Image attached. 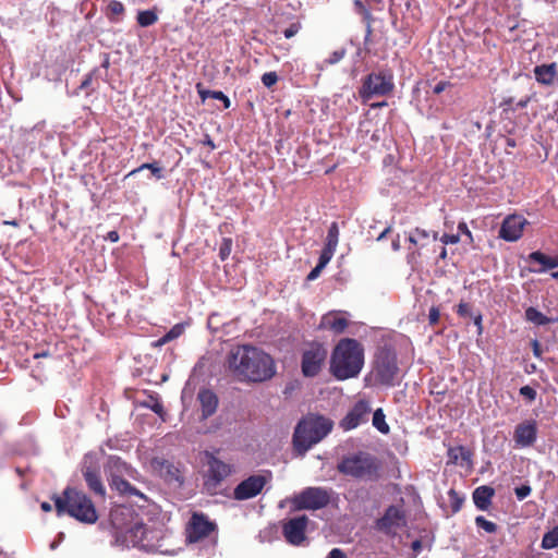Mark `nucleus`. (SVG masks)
<instances>
[{
  "label": "nucleus",
  "mask_w": 558,
  "mask_h": 558,
  "mask_svg": "<svg viewBox=\"0 0 558 558\" xmlns=\"http://www.w3.org/2000/svg\"><path fill=\"white\" fill-rule=\"evenodd\" d=\"M458 314L463 317L471 315L469 304L461 302L458 305Z\"/></svg>",
  "instance_id": "nucleus-53"
},
{
  "label": "nucleus",
  "mask_w": 558,
  "mask_h": 558,
  "mask_svg": "<svg viewBox=\"0 0 558 558\" xmlns=\"http://www.w3.org/2000/svg\"><path fill=\"white\" fill-rule=\"evenodd\" d=\"M266 484V478L263 475H252L242 481L233 492L236 500H246L257 496Z\"/></svg>",
  "instance_id": "nucleus-12"
},
{
  "label": "nucleus",
  "mask_w": 558,
  "mask_h": 558,
  "mask_svg": "<svg viewBox=\"0 0 558 558\" xmlns=\"http://www.w3.org/2000/svg\"><path fill=\"white\" fill-rule=\"evenodd\" d=\"M494 496V489L488 486H480L473 493V500L480 510H486L490 505V499Z\"/></svg>",
  "instance_id": "nucleus-23"
},
{
  "label": "nucleus",
  "mask_w": 558,
  "mask_h": 558,
  "mask_svg": "<svg viewBox=\"0 0 558 558\" xmlns=\"http://www.w3.org/2000/svg\"><path fill=\"white\" fill-rule=\"evenodd\" d=\"M531 487L529 485H522L514 489L515 496L519 500L525 499L531 494Z\"/></svg>",
  "instance_id": "nucleus-44"
},
{
  "label": "nucleus",
  "mask_w": 558,
  "mask_h": 558,
  "mask_svg": "<svg viewBox=\"0 0 558 558\" xmlns=\"http://www.w3.org/2000/svg\"><path fill=\"white\" fill-rule=\"evenodd\" d=\"M196 88H197L198 95L203 101H205L207 98H214V99L218 100L219 98L223 97L222 92L205 89V88H203V85L201 83H198L196 85Z\"/></svg>",
  "instance_id": "nucleus-32"
},
{
  "label": "nucleus",
  "mask_w": 558,
  "mask_h": 558,
  "mask_svg": "<svg viewBox=\"0 0 558 558\" xmlns=\"http://www.w3.org/2000/svg\"><path fill=\"white\" fill-rule=\"evenodd\" d=\"M448 494H449L452 511L458 512L461 509V506H462V502L464 499L462 497H460L459 494L453 489H450Z\"/></svg>",
  "instance_id": "nucleus-38"
},
{
  "label": "nucleus",
  "mask_w": 558,
  "mask_h": 558,
  "mask_svg": "<svg viewBox=\"0 0 558 558\" xmlns=\"http://www.w3.org/2000/svg\"><path fill=\"white\" fill-rule=\"evenodd\" d=\"M440 241L444 244H457L460 241V235L459 234H444L440 238Z\"/></svg>",
  "instance_id": "nucleus-48"
},
{
  "label": "nucleus",
  "mask_w": 558,
  "mask_h": 558,
  "mask_svg": "<svg viewBox=\"0 0 558 558\" xmlns=\"http://www.w3.org/2000/svg\"><path fill=\"white\" fill-rule=\"evenodd\" d=\"M339 242V228L336 222H332L328 229V234L326 239L327 246H333L337 248Z\"/></svg>",
  "instance_id": "nucleus-31"
},
{
  "label": "nucleus",
  "mask_w": 558,
  "mask_h": 558,
  "mask_svg": "<svg viewBox=\"0 0 558 558\" xmlns=\"http://www.w3.org/2000/svg\"><path fill=\"white\" fill-rule=\"evenodd\" d=\"M364 365V350L355 339H341L335 347L330 360V372L339 379L356 377Z\"/></svg>",
  "instance_id": "nucleus-2"
},
{
  "label": "nucleus",
  "mask_w": 558,
  "mask_h": 558,
  "mask_svg": "<svg viewBox=\"0 0 558 558\" xmlns=\"http://www.w3.org/2000/svg\"><path fill=\"white\" fill-rule=\"evenodd\" d=\"M391 230V227H387L377 238L378 241L383 240Z\"/></svg>",
  "instance_id": "nucleus-63"
},
{
  "label": "nucleus",
  "mask_w": 558,
  "mask_h": 558,
  "mask_svg": "<svg viewBox=\"0 0 558 558\" xmlns=\"http://www.w3.org/2000/svg\"><path fill=\"white\" fill-rule=\"evenodd\" d=\"M393 89V77L390 72L372 73L364 83L367 97L372 95H386Z\"/></svg>",
  "instance_id": "nucleus-9"
},
{
  "label": "nucleus",
  "mask_w": 558,
  "mask_h": 558,
  "mask_svg": "<svg viewBox=\"0 0 558 558\" xmlns=\"http://www.w3.org/2000/svg\"><path fill=\"white\" fill-rule=\"evenodd\" d=\"M197 399L201 403L202 417L204 420L211 416L216 412L218 399L213 391L208 389L201 390L198 392Z\"/></svg>",
  "instance_id": "nucleus-20"
},
{
  "label": "nucleus",
  "mask_w": 558,
  "mask_h": 558,
  "mask_svg": "<svg viewBox=\"0 0 558 558\" xmlns=\"http://www.w3.org/2000/svg\"><path fill=\"white\" fill-rule=\"evenodd\" d=\"M336 252V247L333 246H327L325 244L322 253H320V256H319V260L318 263L322 264L323 266H327V264L330 262V259L332 258L333 254Z\"/></svg>",
  "instance_id": "nucleus-37"
},
{
  "label": "nucleus",
  "mask_w": 558,
  "mask_h": 558,
  "mask_svg": "<svg viewBox=\"0 0 558 558\" xmlns=\"http://www.w3.org/2000/svg\"><path fill=\"white\" fill-rule=\"evenodd\" d=\"M170 342L169 339L166 337V335L163 337H161L160 339H158L157 341L153 342V347L155 348H159V347H162L165 345L166 343Z\"/></svg>",
  "instance_id": "nucleus-56"
},
{
  "label": "nucleus",
  "mask_w": 558,
  "mask_h": 558,
  "mask_svg": "<svg viewBox=\"0 0 558 558\" xmlns=\"http://www.w3.org/2000/svg\"><path fill=\"white\" fill-rule=\"evenodd\" d=\"M204 462L207 468L204 485L207 492L213 494L216 492L221 482H223L232 473V466L208 451L204 453Z\"/></svg>",
  "instance_id": "nucleus-6"
},
{
  "label": "nucleus",
  "mask_w": 558,
  "mask_h": 558,
  "mask_svg": "<svg viewBox=\"0 0 558 558\" xmlns=\"http://www.w3.org/2000/svg\"><path fill=\"white\" fill-rule=\"evenodd\" d=\"M116 484L118 489L122 493H126L130 495H138L141 497L143 496L142 494L138 493L136 488L132 487L126 481L121 480L120 482H116Z\"/></svg>",
  "instance_id": "nucleus-40"
},
{
  "label": "nucleus",
  "mask_w": 558,
  "mask_h": 558,
  "mask_svg": "<svg viewBox=\"0 0 558 558\" xmlns=\"http://www.w3.org/2000/svg\"><path fill=\"white\" fill-rule=\"evenodd\" d=\"M391 246H392V250L396 252L400 250L399 235L392 241Z\"/></svg>",
  "instance_id": "nucleus-60"
},
{
  "label": "nucleus",
  "mask_w": 558,
  "mask_h": 558,
  "mask_svg": "<svg viewBox=\"0 0 558 558\" xmlns=\"http://www.w3.org/2000/svg\"><path fill=\"white\" fill-rule=\"evenodd\" d=\"M529 260L535 262V263L542 265V268L536 270L537 272H545V271L551 269L549 267V265H550V257L545 255L544 253H542L539 251L532 252L529 255Z\"/></svg>",
  "instance_id": "nucleus-26"
},
{
  "label": "nucleus",
  "mask_w": 558,
  "mask_h": 558,
  "mask_svg": "<svg viewBox=\"0 0 558 558\" xmlns=\"http://www.w3.org/2000/svg\"><path fill=\"white\" fill-rule=\"evenodd\" d=\"M449 86H450V83H449V82H447V81H440V82H438V83L434 86L433 92H434V94L439 95L440 93H442L444 90H446Z\"/></svg>",
  "instance_id": "nucleus-50"
},
{
  "label": "nucleus",
  "mask_w": 558,
  "mask_h": 558,
  "mask_svg": "<svg viewBox=\"0 0 558 558\" xmlns=\"http://www.w3.org/2000/svg\"><path fill=\"white\" fill-rule=\"evenodd\" d=\"M458 230L463 233L464 235L468 236V239L470 240V242L473 241V238H472V233L471 231L469 230L468 226L465 222H460L459 226H458Z\"/></svg>",
  "instance_id": "nucleus-55"
},
{
  "label": "nucleus",
  "mask_w": 558,
  "mask_h": 558,
  "mask_svg": "<svg viewBox=\"0 0 558 558\" xmlns=\"http://www.w3.org/2000/svg\"><path fill=\"white\" fill-rule=\"evenodd\" d=\"M430 238V232L415 228L409 233V242L415 246L423 247Z\"/></svg>",
  "instance_id": "nucleus-24"
},
{
  "label": "nucleus",
  "mask_w": 558,
  "mask_h": 558,
  "mask_svg": "<svg viewBox=\"0 0 558 558\" xmlns=\"http://www.w3.org/2000/svg\"><path fill=\"white\" fill-rule=\"evenodd\" d=\"M215 530V524L204 514H193L187 526V539L190 543H196L207 537Z\"/></svg>",
  "instance_id": "nucleus-13"
},
{
  "label": "nucleus",
  "mask_w": 558,
  "mask_h": 558,
  "mask_svg": "<svg viewBox=\"0 0 558 558\" xmlns=\"http://www.w3.org/2000/svg\"><path fill=\"white\" fill-rule=\"evenodd\" d=\"M301 29V24L300 23H292L288 28H286L283 31V35L286 38H292L293 36H295L299 31Z\"/></svg>",
  "instance_id": "nucleus-45"
},
{
  "label": "nucleus",
  "mask_w": 558,
  "mask_h": 558,
  "mask_svg": "<svg viewBox=\"0 0 558 558\" xmlns=\"http://www.w3.org/2000/svg\"><path fill=\"white\" fill-rule=\"evenodd\" d=\"M474 324L477 326V331H478V335L482 333L483 331V327H482V316L481 315H476L474 317Z\"/></svg>",
  "instance_id": "nucleus-57"
},
{
  "label": "nucleus",
  "mask_w": 558,
  "mask_h": 558,
  "mask_svg": "<svg viewBox=\"0 0 558 558\" xmlns=\"http://www.w3.org/2000/svg\"><path fill=\"white\" fill-rule=\"evenodd\" d=\"M326 356L327 351L323 345L316 344L306 350L302 359L303 374L307 377L317 375Z\"/></svg>",
  "instance_id": "nucleus-10"
},
{
  "label": "nucleus",
  "mask_w": 558,
  "mask_h": 558,
  "mask_svg": "<svg viewBox=\"0 0 558 558\" xmlns=\"http://www.w3.org/2000/svg\"><path fill=\"white\" fill-rule=\"evenodd\" d=\"M218 100H221L223 102L225 108L230 107V99L223 94V97L219 98Z\"/></svg>",
  "instance_id": "nucleus-62"
},
{
  "label": "nucleus",
  "mask_w": 558,
  "mask_h": 558,
  "mask_svg": "<svg viewBox=\"0 0 558 558\" xmlns=\"http://www.w3.org/2000/svg\"><path fill=\"white\" fill-rule=\"evenodd\" d=\"M345 54L343 49L336 50L331 53V56L324 61L325 64H336L338 63Z\"/></svg>",
  "instance_id": "nucleus-43"
},
{
  "label": "nucleus",
  "mask_w": 558,
  "mask_h": 558,
  "mask_svg": "<svg viewBox=\"0 0 558 558\" xmlns=\"http://www.w3.org/2000/svg\"><path fill=\"white\" fill-rule=\"evenodd\" d=\"M439 308L436 306L430 307L429 314H428V320L430 325H436L439 320Z\"/></svg>",
  "instance_id": "nucleus-47"
},
{
  "label": "nucleus",
  "mask_w": 558,
  "mask_h": 558,
  "mask_svg": "<svg viewBox=\"0 0 558 558\" xmlns=\"http://www.w3.org/2000/svg\"><path fill=\"white\" fill-rule=\"evenodd\" d=\"M379 468V461L367 452L348 456L338 464L340 473L362 480L377 478Z\"/></svg>",
  "instance_id": "nucleus-5"
},
{
  "label": "nucleus",
  "mask_w": 558,
  "mask_h": 558,
  "mask_svg": "<svg viewBox=\"0 0 558 558\" xmlns=\"http://www.w3.org/2000/svg\"><path fill=\"white\" fill-rule=\"evenodd\" d=\"M83 475L89 489L93 490L95 494L99 495L100 497H105L106 489L101 483L99 472L90 466H87L84 469Z\"/></svg>",
  "instance_id": "nucleus-21"
},
{
  "label": "nucleus",
  "mask_w": 558,
  "mask_h": 558,
  "mask_svg": "<svg viewBox=\"0 0 558 558\" xmlns=\"http://www.w3.org/2000/svg\"><path fill=\"white\" fill-rule=\"evenodd\" d=\"M475 523L478 527L483 529L487 533H495L497 531V525L494 522L486 520L482 515L475 518Z\"/></svg>",
  "instance_id": "nucleus-34"
},
{
  "label": "nucleus",
  "mask_w": 558,
  "mask_h": 558,
  "mask_svg": "<svg viewBox=\"0 0 558 558\" xmlns=\"http://www.w3.org/2000/svg\"><path fill=\"white\" fill-rule=\"evenodd\" d=\"M549 267H550L551 269H554V268L558 267V256L550 257V265H549Z\"/></svg>",
  "instance_id": "nucleus-61"
},
{
  "label": "nucleus",
  "mask_w": 558,
  "mask_h": 558,
  "mask_svg": "<svg viewBox=\"0 0 558 558\" xmlns=\"http://www.w3.org/2000/svg\"><path fill=\"white\" fill-rule=\"evenodd\" d=\"M371 412V407L367 401L360 400L355 403L352 410L341 420L340 426L344 430H351L357 427L361 423L367 421V414Z\"/></svg>",
  "instance_id": "nucleus-15"
},
{
  "label": "nucleus",
  "mask_w": 558,
  "mask_h": 558,
  "mask_svg": "<svg viewBox=\"0 0 558 558\" xmlns=\"http://www.w3.org/2000/svg\"><path fill=\"white\" fill-rule=\"evenodd\" d=\"M412 547L414 550H417L418 548H421V542L420 541L413 542Z\"/></svg>",
  "instance_id": "nucleus-64"
},
{
  "label": "nucleus",
  "mask_w": 558,
  "mask_h": 558,
  "mask_svg": "<svg viewBox=\"0 0 558 558\" xmlns=\"http://www.w3.org/2000/svg\"><path fill=\"white\" fill-rule=\"evenodd\" d=\"M520 395L532 401L536 397V391L530 386H523L520 388Z\"/></svg>",
  "instance_id": "nucleus-46"
},
{
  "label": "nucleus",
  "mask_w": 558,
  "mask_h": 558,
  "mask_svg": "<svg viewBox=\"0 0 558 558\" xmlns=\"http://www.w3.org/2000/svg\"><path fill=\"white\" fill-rule=\"evenodd\" d=\"M143 169H149L151 171L153 175L156 177L157 179L162 178V169L155 162L154 163H144L141 167H138L137 169L133 170L130 174L140 172Z\"/></svg>",
  "instance_id": "nucleus-36"
},
{
  "label": "nucleus",
  "mask_w": 558,
  "mask_h": 558,
  "mask_svg": "<svg viewBox=\"0 0 558 558\" xmlns=\"http://www.w3.org/2000/svg\"><path fill=\"white\" fill-rule=\"evenodd\" d=\"M537 427L534 421L519 424L513 434L514 441L520 447H529L536 440Z\"/></svg>",
  "instance_id": "nucleus-16"
},
{
  "label": "nucleus",
  "mask_w": 558,
  "mask_h": 558,
  "mask_svg": "<svg viewBox=\"0 0 558 558\" xmlns=\"http://www.w3.org/2000/svg\"><path fill=\"white\" fill-rule=\"evenodd\" d=\"M386 416L381 409H377L373 414V426L383 434L389 433V425L386 423Z\"/></svg>",
  "instance_id": "nucleus-27"
},
{
  "label": "nucleus",
  "mask_w": 558,
  "mask_h": 558,
  "mask_svg": "<svg viewBox=\"0 0 558 558\" xmlns=\"http://www.w3.org/2000/svg\"><path fill=\"white\" fill-rule=\"evenodd\" d=\"M331 420L322 415H307L295 426L293 448L303 457L314 445L322 441L332 429Z\"/></svg>",
  "instance_id": "nucleus-3"
},
{
  "label": "nucleus",
  "mask_w": 558,
  "mask_h": 558,
  "mask_svg": "<svg viewBox=\"0 0 558 558\" xmlns=\"http://www.w3.org/2000/svg\"><path fill=\"white\" fill-rule=\"evenodd\" d=\"M278 81V75L276 72H266L262 76V82L266 87H271Z\"/></svg>",
  "instance_id": "nucleus-42"
},
{
  "label": "nucleus",
  "mask_w": 558,
  "mask_h": 558,
  "mask_svg": "<svg viewBox=\"0 0 558 558\" xmlns=\"http://www.w3.org/2000/svg\"><path fill=\"white\" fill-rule=\"evenodd\" d=\"M148 407L159 416L163 415V405L158 400H155L153 404H149Z\"/></svg>",
  "instance_id": "nucleus-52"
},
{
  "label": "nucleus",
  "mask_w": 558,
  "mask_h": 558,
  "mask_svg": "<svg viewBox=\"0 0 558 558\" xmlns=\"http://www.w3.org/2000/svg\"><path fill=\"white\" fill-rule=\"evenodd\" d=\"M449 456L454 463L459 460L470 462L471 453L463 447H457L449 450Z\"/></svg>",
  "instance_id": "nucleus-30"
},
{
  "label": "nucleus",
  "mask_w": 558,
  "mask_h": 558,
  "mask_svg": "<svg viewBox=\"0 0 558 558\" xmlns=\"http://www.w3.org/2000/svg\"><path fill=\"white\" fill-rule=\"evenodd\" d=\"M556 63L537 65L534 69L536 81L543 85H551L556 76Z\"/></svg>",
  "instance_id": "nucleus-22"
},
{
  "label": "nucleus",
  "mask_w": 558,
  "mask_h": 558,
  "mask_svg": "<svg viewBox=\"0 0 558 558\" xmlns=\"http://www.w3.org/2000/svg\"><path fill=\"white\" fill-rule=\"evenodd\" d=\"M326 558H347V555L340 548H333Z\"/></svg>",
  "instance_id": "nucleus-54"
},
{
  "label": "nucleus",
  "mask_w": 558,
  "mask_h": 558,
  "mask_svg": "<svg viewBox=\"0 0 558 558\" xmlns=\"http://www.w3.org/2000/svg\"><path fill=\"white\" fill-rule=\"evenodd\" d=\"M348 319L335 313H328L322 317L319 328L328 329L336 333H342L348 327Z\"/></svg>",
  "instance_id": "nucleus-19"
},
{
  "label": "nucleus",
  "mask_w": 558,
  "mask_h": 558,
  "mask_svg": "<svg viewBox=\"0 0 558 558\" xmlns=\"http://www.w3.org/2000/svg\"><path fill=\"white\" fill-rule=\"evenodd\" d=\"M308 523L306 515H300L288 520L283 526L282 532L288 543L299 546L305 539V531Z\"/></svg>",
  "instance_id": "nucleus-11"
},
{
  "label": "nucleus",
  "mask_w": 558,
  "mask_h": 558,
  "mask_svg": "<svg viewBox=\"0 0 558 558\" xmlns=\"http://www.w3.org/2000/svg\"><path fill=\"white\" fill-rule=\"evenodd\" d=\"M40 508L45 512H49L52 510V506L47 501L41 502Z\"/></svg>",
  "instance_id": "nucleus-59"
},
{
  "label": "nucleus",
  "mask_w": 558,
  "mask_h": 558,
  "mask_svg": "<svg viewBox=\"0 0 558 558\" xmlns=\"http://www.w3.org/2000/svg\"><path fill=\"white\" fill-rule=\"evenodd\" d=\"M107 10H108V14L110 15V17H117V16L123 14L124 5L120 1L112 0L109 2Z\"/></svg>",
  "instance_id": "nucleus-35"
},
{
  "label": "nucleus",
  "mask_w": 558,
  "mask_h": 558,
  "mask_svg": "<svg viewBox=\"0 0 558 558\" xmlns=\"http://www.w3.org/2000/svg\"><path fill=\"white\" fill-rule=\"evenodd\" d=\"M525 317L529 322L535 324V325H546L551 322L550 318L546 317L543 313L537 311L534 307H529L525 311Z\"/></svg>",
  "instance_id": "nucleus-25"
},
{
  "label": "nucleus",
  "mask_w": 558,
  "mask_h": 558,
  "mask_svg": "<svg viewBox=\"0 0 558 558\" xmlns=\"http://www.w3.org/2000/svg\"><path fill=\"white\" fill-rule=\"evenodd\" d=\"M558 546V525L547 532L542 539V548L553 549Z\"/></svg>",
  "instance_id": "nucleus-28"
},
{
  "label": "nucleus",
  "mask_w": 558,
  "mask_h": 558,
  "mask_svg": "<svg viewBox=\"0 0 558 558\" xmlns=\"http://www.w3.org/2000/svg\"><path fill=\"white\" fill-rule=\"evenodd\" d=\"M354 5H355L357 12L360 14H362L364 20L366 21V32H367V36H369L372 34L371 13H369V11L365 8V5L360 0H355L354 1Z\"/></svg>",
  "instance_id": "nucleus-33"
},
{
  "label": "nucleus",
  "mask_w": 558,
  "mask_h": 558,
  "mask_svg": "<svg viewBox=\"0 0 558 558\" xmlns=\"http://www.w3.org/2000/svg\"><path fill=\"white\" fill-rule=\"evenodd\" d=\"M330 501V494L323 487H307L296 495L292 502L298 510H318Z\"/></svg>",
  "instance_id": "nucleus-7"
},
{
  "label": "nucleus",
  "mask_w": 558,
  "mask_h": 558,
  "mask_svg": "<svg viewBox=\"0 0 558 558\" xmlns=\"http://www.w3.org/2000/svg\"><path fill=\"white\" fill-rule=\"evenodd\" d=\"M158 20L157 14L151 10L141 11L137 14V23L142 27H147L155 24Z\"/></svg>",
  "instance_id": "nucleus-29"
},
{
  "label": "nucleus",
  "mask_w": 558,
  "mask_h": 558,
  "mask_svg": "<svg viewBox=\"0 0 558 558\" xmlns=\"http://www.w3.org/2000/svg\"><path fill=\"white\" fill-rule=\"evenodd\" d=\"M325 268L322 264H317L311 272L307 275V280L312 281L315 280L322 272V270Z\"/></svg>",
  "instance_id": "nucleus-49"
},
{
  "label": "nucleus",
  "mask_w": 558,
  "mask_h": 558,
  "mask_svg": "<svg viewBox=\"0 0 558 558\" xmlns=\"http://www.w3.org/2000/svg\"><path fill=\"white\" fill-rule=\"evenodd\" d=\"M232 250V240L225 238L219 248V256L222 260L229 257Z\"/></svg>",
  "instance_id": "nucleus-39"
},
{
  "label": "nucleus",
  "mask_w": 558,
  "mask_h": 558,
  "mask_svg": "<svg viewBox=\"0 0 558 558\" xmlns=\"http://www.w3.org/2000/svg\"><path fill=\"white\" fill-rule=\"evenodd\" d=\"M151 468L166 481L180 482V472L178 468L168 460L156 458L151 461Z\"/></svg>",
  "instance_id": "nucleus-18"
},
{
  "label": "nucleus",
  "mask_w": 558,
  "mask_h": 558,
  "mask_svg": "<svg viewBox=\"0 0 558 558\" xmlns=\"http://www.w3.org/2000/svg\"><path fill=\"white\" fill-rule=\"evenodd\" d=\"M57 514L64 513L84 523H95L98 519L97 511L92 500L82 492L68 487L62 496L53 497Z\"/></svg>",
  "instance_id": "nucleus-4"
},
{
  "label": "nucleus",
  "mask_w": 558,
  "mask_h": 558,
  "mask_svg": "<svg viewBox=\"0 0 558 558\" xmlns=\"http://www.w3.org/2000/svg\"><path fill=\"white\" fill-rule=\"evenodd\" d=\"M227 362L231 373L242 381H265L276 373L272 357L262 349L248 344L232 349Z\"/></svg>",
  "instance_id": "nucleus-1"
},
{
  "label": "nucleus",
  "mask_w": 558,
  "mask_h": 558,
  "mask_svg": "<svg viewBox=\"0 0 558 558\" xmlns=\"http://www.w3.org/2000/svg\"><path fill=\"white\" fill-rule=\"evenodd\" d=\"M526 222V219L520 215L508 216L500 227L499 236L509 242L519 240Z\"/></svg>",
  "instance_id": "nucleus-14"
},
{
  "label": "nucleus",
  "mask_w": 558,
  "mask_h": 558,
  "mask_svg": "<svg viewBox=\"0 0 558 558\" xmlns=\"http://www.w3.org/2000/svg\"><path fill=\"white\" fill-rule=\"evenodd\" d=\"M405 524V519L402 510L391 506L389 507L384 517L378 521V526L385 531H391L392 529L401 527Z\"/></svg>",
  "instance_id": "nucleus-17"
},
{
  "label": "nucleus",
  "mask_w": 558,
  "mask_h": 558,
  "mask_svg": "<svg viewBox=\"0 0 558 558\" xmlns=\"http://www.w3.org/2000/svg\"><path fill=\"white\" fill-rule=\"evenodd\" d=\"M108 240L111 242H118L119 241V233L117 231H110L107 235Z\"/></svg>",
  "instance_id": "nucleus-58"
},
{
  "label": "nucleus",
  "mask_w": 558,
  "mask_h": 558,
  "mask_svg": "<svg viewBox=\"0 0 558 558\" xmlns=\"http://www.w3.org/2000/svg\"><path fill=\"white\" fill-rule=\"evenodd\" d=\"M183 331L184 326L182 324H177L166 333V337L169 339V341H172L179 338L183 333Z\"/></svg>",
  "instance_id": "nucleus-41"
},
{
  "label": "nucleus",
  "mask_w": 558,
  "mask_h": 558,
  "mask_svg": "<svg viewBox=\"0 0 558 558\" xmlns=\"http://www.w3.org/2000/svg\"><path fill=\"white\" fill-rule=\"evenodd\" d=\"M398 366L396 355L390 352H381L375 366V375L381 384L393 385L398 375Z\"/></svg>",
  "instance_id": "nucleus-8"
},
{
  "label": "nucleus",
  "mask_w": 558,
  "mask_h": 558,
  "mask_svg": "<svg viewBox=\"0 0 558 558\" xmlns=\"http://www.w3.org/2000/svg\"><path fill=\"white\" fill-rule=\"evenodd\" d=\"M145 531H146L145 526L140 523H136L131 530V532H133L135 534V536L138 537L140 539H142L144 537Z\"/></svg>",
  "instance_id": "nucleus-51"
}]
</instances>
